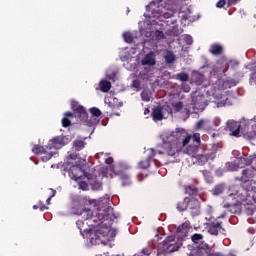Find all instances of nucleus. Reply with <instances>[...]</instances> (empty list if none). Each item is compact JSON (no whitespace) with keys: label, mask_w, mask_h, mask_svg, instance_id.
Instances as JSON below:
<instances>
[{"label":"nucleus","mask_w":256,"mask_h":256,"mask_svg":"<svg viewBox=\"0 0 256 256\" xmlns=\"http://www.w3.org/2000/svg\"><path fill=\"white\" fill-rule=\"evenodd\" d=\"M193 141L194 145H189ZM201 145V134L194 133L193 135L187 133L185 129L176 128L174 132L163 138V143L157 146V153L159 155H167L168 157H175L183 147H187L188 155H195L199 151Z\"/></svg>","instance_id":"obj_1"},{"label":"nucleus","mask_w":256,"mask_h":256,"mask_svg":"<svg viewBox=\"0 0 256 256\" xmlns=\"http://www.w3.org/2000/svg\"><path fill=\"white\" fill-rule=\"evenodd\" d=\"M80 217L84 221H89V225L95 229L96 235H102L107 237L113 221L119 217L115 214V210L111 206H107L104 210H98L93 212L89 208H84V211L80 214Z\"/></svg>","instance_id":"obj_2"},{"label":"nucleus","mask_w":256,"mask_h":256,"mask_svg":"<svg viewBox=\"0 0 256 256\" xmlns=\"http://www.w3.org/2000/svg\"><path fill=\"white\" fill-rule=\"evenodd\" d=\"M71 109L72 111H75L76 117H78L79 121L81 123H84V125H87L88 127H94V125L99 124V117H101L102 115L101 110H99V108H90V118L85 107L81 106L79 102L75 100L71 102Z\"/></svg>","instance_id":"obj_3"},{"label":"nucleus","mask_w":256,"mask_h":256,"mask_svg":"<svg viewBox=\"0 0 256 256\" xmlns=\"http://www.w3.org/2000/svg\"><path fill=\"white\" fill-rule=\"evenodd\" d=\"M256 187L250 186L248 184H242V187L236 193V199L239 203H247V201H251V199L255 198Z\"/></svg>","instance_id":"obj_4"},{"label":"nucleus","mask_w":256,"mask_h":256,"mask_svg":"<svg viewBox=\"0 0 256 256\" xmlns=\"http://www.w3.org/2000/svg\"><path fill=\"white\" fill-rule=\"evenodd\" d=\"M67 143H69V138H67V136L65 135L56 136L51 140H49L47 144V149H49V151H54L57 153V149H61L62 147H65Z\"/></svg>","instance_id":"obj_5"},{"label":"nucleus","mask_w":256,"mask_h":256,"mask_svg":"<svg viewBox=\"0 0 256 256\" xmlns=\"http://www.w3.org/2000/svg\"><path fill=\"white\" fill-rule=\"evenodd\" d=\"M32 153H34V155H43L41 158L43 163H47V161H50L53 155H57V152L50 151L49 148H47V145L45 147L41 145H34L32 148Z\"/></svg>","instance_id":"obj_6"},{"label":"nucleus","mask_w":256,"mask_h":256,"mask_svg":"<svg viewBox=\"0 0 256 256\" xmlns=\"http://www.w3.org/2000/svg\"><path fill=\"white\" fill-rule=\"evenodd\" d=\"M241 175L242 176L240 178H238V180L241 181V183L243 185H250V186H252L253 178L256 175V169L253 168V167L246 168V169L242 170Z\"/></svg>","instance_id":"obj_7"},{"label":"nucleus","mask_w":256,"mask_h":256,"mask_svg":"<svg viewBox=\"0 0 256 256\" xmlns=\"http://www.w3.org/2000/svg\"><path fill=\"white\" fill-rule=\"evenodd\" d=\"M187 209H189L192 217H197L201 215V202L195 198L188 197Z\"/></svg>","instance_id":"obj_8"},{"label":"nucleus","mask_w":256,"mask_h":256,"mask_svg":"<svg viewBox=\"0 0 256 256\" xmlns=\"http://www.w3.org/2000/svg\"><path fill=\"white\" fill-rule=\"evenodd\" d=\"M69 177L74 181H81L85 177V170H82L81 166L77 162L69 169Z\"/></svg>","instance_id":"obj_9"},{"label":"nucleus","mask_w":256,"mask_h":256,"mask_svg":"<svg viewBox=\"0 0 256 256\" xmlns=\"http://www.w3.org/2000/svg\"><path fill=\"white\" fill-rule=\"evenodd\" d=\"M197 256H225L221 252L215 251V249L211 248L208 244H204L203 246L197 249Z\"/></svg>","instance_id":"obj_10"},{"label":"nucleus","mask_w":256,"mask_h":256,"mask_svg":"<svg viewBox=\"0 0 256 256\" xmlns=\"http://www.w3.org/2000/svg\"><path fill=\"white\" fill-rule=\"evenodd\" d=\"M215 157H217V146L212 147V150L206 154L198 155L197 161L198 164L205 165L207 161H213Z\"/></svg>","instance_id":"obj_11"},{"label":"nucleus","mask_w":256,"mask_h":256,"mask_svg":"<svg viewBox=\"0 0 256 256\" xmlns=\"http://www.w3.org/2000/svg\"><path fill=\"white\" fill-rule=\"evenodd\" d=\"M226 131H229L232 137H238L241 133V124L233 120H229L226 123Z\"/></svg>","instance_id":"obj_12"},{"label":"nucleus","mask_w":256,"mask_h":256,"mask_svg":"<svg viewBox=\"0 0 256 256\" xmlns=\"http://www.w3.org/2000/svg\"><path fill=\"white\" fill-rule=\"evenodd\" d=\"M205 96L203 95H198L194 98H192V107L194 111H204L205 107L207 104H205Z\"/></svg>","instance_id":"obj_13"},{"label":"nucleus","mask_w":256,"mask_h":256,"mask_svg":"<svg viewBox=\"0 0 256 256\" xmlns=\"http://www.w3.org/2000/svg\"><path fill=\"white\" fill-rule=\"evenodd\" d=\"M221 231H225L223 222L214 220L208 224V233H210V235H219Z\"/></svg>","instance_id":"obj_14"},{"label":"nucleus","mask_w":256,"mask_h":256,"mask_svg":"<svg viewBox=\"0 0 256 256\" xmlns=\"http://www.w3.org/2000/svg\"><path fill=\"white\" fill-rule=\"evenodd\" d=\"M190 230H191V222L189 221L184 222L182 225H180L177 228L178 238H180L181 240L185 239V237L189 235Z\"/></svg>","instance_id":"obj_15"},{"label":"nucleus","mask_w":256,"mask_h":256,"mask_svg":"<svg viewBox=\"0 0 256 256\" xmlns=\"http://www.w3.org/2000/svg\"><path fill=\"white\" fill-rule=\"evenodd\" d=\"M151 117L153 121H163L165 119V111H163V106H154L152 108Z\"/></svg>","instance_id":"obj_16"},{"label":"nucleus","mask_w":256,"mask_h":256,"mask_svg":"<svg viewBox=\"0 0 256 256\" xmlns=\"http://www.w3.org/2000/svg\"><path fill=\"white\" fill-rule=\"evenodd\" d=\"M181 248V244H168L165 248H158L157 255H167L169 253H175V251H179Z\"/></svg>","instance_id":"obj_17"},{"label":"nucleus","mask_w":256,"mask_h":256,"mask_svg":"<svg viewBox=\"0 0 256 256\" xmlns=\"http://www.w3.org/2000/svg\"><path fill=\"white\" fill-rule=\"evenodd\" d=\"M148 151H149V154L147 158L145 160L140 161L138 164V167L140 169H149V167H151V159L155 157V149L150 148Z\"/></svg>","instance_id":"obj_18"},{"label":"nucleus","mask_w":256,"mask_h":256,"mask_svg":"<svg viewBox=\"0 0 256 256\" xmlns=\"http://www.w3.org/2000/svg\"><path fill=\"white\" fill-rule=\"evenodd\" d=\"M184 191L186 195H189L191 199H195L199 195V188L195 185H185Z\"/></svg>","instance_id":"obj_19"},{"label":"nucleus","mask_w":256,"mask_h":256,"mask_svg":"<svg viewBox=\"0 0 256 256\" xmlns=\"http://www.w3.org/2000/svg\"><path fill=\"white\" fill-rule=\"evenodd\" d=\"M169 245H179L177 238L173 235L168 236L162 244L159 245L158 249H165V247H169Z\"/></svg>","instance_id":"obj_20"},{"label":"nucleus","mask_w":256,"mask_h":256,"mask_svg":"<svg viewBox=\"0 0 256 256\" xmlns=\"http://www.w3.org/2000/svg\"><path fill=\"white\" fill-rule=\"evenodd\" d=\"M188 203H189V197H185V198L181 199L180 201H178L176 203L177 211H179V213H183V212L187 211Z\"/></svg>","instance_id":"obj_21"},{"label":"nucleus","mask_w":256,"mask_h":256,"mask_svg":"<svg viewBox=\"0 0 256 256\" xmlns=\"http://www.w3.org/2000/svg\"><path fill=\"white\" fill-rule=\"evenodd\" d=\"M155 55H153V52L148 53L143 59H142V65H148L149 67H153L155 65Z\"/></svg>","instance_id":"obj_22"},{"label":"nucleus","mask_w":256,"mask_h":256,"mask_svg":"<svg viewBox=\"0 0 256 256\" xmlns=\"http://www.w3.org/2000/svg\"><path fill=\"white\" fill-rule=\"evenodd\" d=\"M218 107H225L231 105V100L229 99V94H220V99L217 102Z\"/></svg>","instance_id":"obj_23"},{"label":"nucleus","mask_w":256,"mask_h":256,"mask_svg":"<svg viewBox=\"0 0 256 256\" xmlns=\"http://www.w3.org/2000/svg\"><path fill=\"white\" fill-rule=\"evenodd\" d=\"M120 180L122 181V186L123 187H129V185H132V181H131V175L122 172L120 173Z\"/></svg>","instance_id":"obj_24"},{"label":"nucleus","mask_w":256,"mask_h":256,"mask_svg":"<svg viewBox=\"0 0 256 256\" xmlns=\"http://www.w3.org/2000/svg\"><path fill=\"white\" fill-rule=\"evenodd\" d=\"M176 59L177 58L175 57V54L173 53V51H170V50L166 51V55L164 56V61L166 65H173Z\"/></svg>","instance_id":"obj_25"},{"label":"nucleus","mask_w":256,"mask_h":256,"mask_svg":"<svg viewBox=\"0 0 256 256\" xmlns=\"http://www.w3.org/2000/svg\"><path fill=\"white\" fill-rule=\"evenodd\" d=\"M210 53L212 55H221L223 53V46L219 44H214L210 47Z\"/></svg>","instance_id":"obj_26"},{"label":"nucleus","mask_w":256,"mask_h":256,"mask_svg":"<svg viewBox=\"0 0 256 256\" xmlns=\"http://www.w3.org/2000/svg\"><path fill=\"white\" fill-rule=\"evenodd\" d=\"M99 85L100 91H102V93H107L111 89V82L107 80L100 81Z\"/></svg>","instance_id":"obj_27"},{"label":"nucleus","mask_w":256,"mask_h":256,"mask_svg":"<svg viewBox=\"0 0 256 256\" xmlns=\"http://www.w3.org/2000/svg\"><path fill=\"white\" fill-rule=\"evenodd\" d=\"M85 206L81 205L80 203H76L73 207H72V213L74 215H78L79 217H81V213L84 211Z\"/></svg>","instance_id":"obj_28"},{"label":"nucleus","mask_w":256,"mask_h":256,"mask_svg":"<svg viewBox=\"0 0 256 256\" xmlns=\"http://www.w3.org/2000/svg\"><path fill=\"white\" fill-rule=\"evenodd\" d=\"M225 191V186L223 184H217L212 189V195H215L216 197L221 195Z\"/></svg>","instance_id":"obj_29"},{"label":"nucleus","mask_w":256,"mask_h":256,"mask_svg":"<svg viewBox=\"0 0 256 256\" xmlns=\"http://www.w3.org/2000/svg\"><path fill=\"white\" fill-rule=\"evenodd\" d=\"M85 141L83 140H75L73 142V147L75 149V151H81L82 149H85Z\"/></svg>","instance_id":"obj_30"},{"label":"nucleus","mask_w":256,"mask_h":256,"mask_svg":"<svg viewBox=\"0 0 256 256\" xmlns=\"http://www.w3.org/2000/svg\"><path fill=\"white\" fill-rule=\"evenodd\" d=\"M175 79H177V81H181L182 83H186V81H189V74L185 72H180L176 74Z\"/></svg>","instance_id":"obj_31"},{"label":"nucleus","mask_w":256,"mask_h":256,"mask_svg":"<svg viewBox=\"0 0 256 256\" xmlns=\"http://www.w3.org/2000/svg\"><path fill=\"white\" fill-rule=\"evenodd\" d=\"M191 240L195 244L201 243V241H203V234L195 233L191 236Z\"/></svg>","instance_id":"obj_32"},{"label":"nucleus","mask_w":256,"mask_h":256,"mask_svg":"<svg viewBox=\"0 0 256 256\" xmlns=\"http://www.w3.org/2000/svg\"><path fill=\"white\" fill-rule=\"evenodd\" d=\"M141 99L142 101L149 103V101H151V94L148 91L144 90L141 92Z\"/></svg>","instance_id":"obj_33"},{"label":"nucleus","mask_w":256,"mask_h":256,"mask_svg":"<svg viewBox=\"0 0 256 256\" xmlns=\"http://www.w3.org/2000/svg\"><path fill=\"white\" fill-rule=\"evenodd\" d=\"M77 159H79V154L77 153H70L67 157L68 163H72V165H75V162L71 161H77Z\"/></svg>","instance_id":"obj_34"},{"label":"nucleus","mask_w":256,"mask_h":256,"mask_svg":"<svg viewBox=\"0 0 256 256\" xmlns=\"http://www.w3.org/2000/svg\"><path fill=\"white\" fill-rule=\"evenodd\" d=\"M123 39L126 43H132L133 42V35L129 32H125L123 34Z\"/></svg>","instance_id":"obj_35"},{"label":"nucleus","mask_w":256,"mask_h":256,"mask_svg":"<svg viewBox=\"0 0 256 256\" xmlns=\"http://www.w3.org/2000/svg\"><path fill=\"white\" fill-rule=\"evenodd\" d=\"M224 209H229L230 213H237V207L233 204H229V203L224 204Z\"/></svg>","instance_id":"obj_36"},{"label":"nucleus","mask_w":256,"mask_h":256,"mask_svg":"<svg viewBox=\"0 0 256 256\" xmlns=\"http://www.w3.org/2000/svg\"><path fill=\"white\" fill-rule=\"evenodd\" d=\"M224 85H226V87L231 89V87H235L237 85V81H235V79H229L224 81Z\"/></svg>","instance_id":"obj_37"},{"label":"nucleus","mask_w":256,"mask_h":256,"mask_svg":"<svg viewBox=\"0 0 256 256\" xmlns=\"http://www.w3.org/2000/svg\"><path fill=\"white\" fill-rule=\"evenodd\" d=\"M84 177H86V179H88L89 181H92L91 185H95V179H97V176H95L94 174L85 172Z\"/></svg>","instance_id":"obj_38"},{"label":"nucleus","mask_w":256,"mask_h":256,"mask_svg":"<svg viewBox=\"0 0 256 256\" xmlns=\"http://www.w3.org/2000/svg\"><path fill=\"white\" fill-rule=\"evenodd\" d=\"M175 113H179V111H181L183 109V102H177L175 104L172 105Z\"/></svg>","instance_id":"obj_39"},{"label":"nucleus","mask_w":256,"mask_h":256,"mask_svg":"<svg viewBox=\"0 0 256 256\" xmlns=\"http://www.w3.org/2000/svg\"><path fill=\"white\" fill-rule=\"evenodd\" d=\"M162 109L164 111V116L165 113H167V115H173V108H171L169 105L162 106Z\"/></svg>","instance_id":"obj_40"},{"label":"nucleus","mask_w":256,"mask_h":256,"mask_svg":"<svg viewBox=\"0 0 256 256\" xmlns=\"http://www.w3.org/2000/svg\"><path fill=\"white\" fill-rule=\"evenodd\" d=\"M73 112H66L64 113V117H66L67 119H73L74 117H76V119H79V116H76L75 111L72 110Z\"/></svg>","instance_id":"obj_41"},{"label":"nucleus","mask_w":256,"mask_h":256,"mask_svg":"<svg viewBox=\"0 0 256 256\" xmlns=\"http://www.w3.org/2000/svg\"><path fill=\"white\" fill-rule=\"evenodd\" d=\"M71 125V119L66 118V116H64L62 118V127H70Z\"/></svg>","instance_id":"obj_42"},{"label":"nucleus","mask_w":256,"mask_h":256,"mask_svg":"<svg viewBox=\"0 0 256 256\" xmlns=\"http://www.w3.org/2000/svg\"><path fill=\"white\" fill-rule=\"evenodd\" d=\"M78 185L79 189H82V191H87V189H89V185L85 181H80Z\"/></svg>","instance_id":"obj_43"},{"label":"nucleus","mask_w":256,"mask_h":256,"mask_svg":"<svg viewBox=\"0 0 256 256\" xmlns=\"http://www.w3.org/2000/svg\"><path fill=\"white\" fill-rule=\"evenodd\" d=\"M201 173H202L203 177L207 179V181H209V179H211V172L209 170H202Z\"/></svg>","instance_id":"obj_44"},{"label":"nucleus","mask_w":256,"mask_h":256,"mask_svg":"<svg viewBox=\"0 0 256 256\" xmlns=\"http://www.w3.org/2000/svg\"><path fill=\"white\" fill-rule=\"evenodd\" d=\"M182 115H183V117H184L185 119H189L191 113H190V111H189L188 108H184V109L182 110Z\"/></svg>","instance_id":"obj_45"},{"label":"nucleus","mask_w":256,"mask_h":256,"mask_svg":"<svg viewBox=\"0 0 256 256\" xmlns=\"http://www.w3.org/2000/svg\"><path fill=\"white\" fill-rule=\"evenodd\" d=\"M226 1L225 0H219L217 3H216V7L218 8V9H223V7H225V5H226Z\"/></svg>","instance_id":"obj_46"},{"label":"nucleus","mask_w":256,"mask_h":256,"mask_svg":"<svg viewBox=\"0 0 256 256\" xmlns=\"http://www.w3.org/2000/svg\"><path fill=\"white\" fill-rule=\"evenodd\" d=\"M219 74H221V68L214 66V68L211 71V75L215 76V75H219Z\"/></svg>","instance_id":"obj_47"},{"label":"nucleus","mask_w":256,"mask_h":256,"mask_svg":"<svg viewBox=\"0 0 256 256\" xmlns=\"http://www.w3.org/2000/svg\"><path fill=\"white\" fill-rule=\"evenodd\" d=\"M141 253L143 255L149 256L152 253V251H151V248H144V249H142Z\"/></svg>","instance_id":"obj_48"},{"label":"nucleus","mask_w":256,"mask_h":256,"mask_svg":"<svg viewBox=\"0 0 256 256\" xmlns=\"http://www.w3.org/2000/svg\"><path fill=\"white\" fill-rule=\"evenodd\" d=\"M203 125H205V120H200L196 123V129H202Z\"/></svg>","instance_id":"obj_49"},{"label":"nucleus","mask_w":256,"mask_h":256,"mask_svg":"<svg viewBox=\"0 0 256 256\" xmlns=\"http://www.w3.org/2000/svg\"><path fill=\"white\" fill-rule=\"evenodd\" d=\"M187 45H193V37L191 36H186V39H185Z\"/></svg>","instance_id":"obj_50"},{"label":"nucleus","mask_w":256,"mask_h":256,"mask_svg":"<svg viewBox=\"0 0 256 256\" xmlns=\"http://www.w3.org/2000/svg\"><path fill=\"white\" fill-rule=\"evenodd\" d=\"M213 124H214V127H219L221 125V119L214 118Z\"/></svg>","instance_id":"obj_51"},{"label":"nucleus","mask_w":256,"mask_h":256,"mask_svg":"<svg viewBox=\"0 0 256 256\" xmlns=\"http://www.w3.org/2000/svg\"><path fill=\"white\" fill-rule=\"evenodd\" d=\"M228 1V5H237V3H239V1L241 0H227Z\"/></svg>","instance_id":"obj_52"},{"label":"nucleus","mask_w":256,"mask_h":256,"mask_svg":"<svg viewBox=\"0 0 256 256\" xmlns=\"http://www.w3.org/2000/svg\"><path fill=\"white\" fill-rule=\"evenodd\" d=\"M50 191H51L50 197L53 199V197H55V195H57V190L50 189Z\"/></svg>","instance_id":"obj_53"},{"label":"nucleus","mask_w":256,"mask_h":256,"mask_svg":"<svg viewBox=\"0 0 256 256\" xmlns=\"http://www.w3.org/2000/svg\"><path fill=\"white\" fill-rule=\"evenodd\" d=\"M106 163H107V165H111V163H113V158L112 157L107 158Z\"/></svg>","instance_id":"obj_54"},{"label":"nucleus","mask_w":256,"mask_h":256,"mask_svg":"<svg viewBox=\"0 0 256 256\" xmlns=\"http://www.w3.org/2000/svg\"><path fill=\"white\" fill-rule=\"evenodd\" d=\"M39 207H40V211H45L46 209H48V207L45 206L44 204H41Z\"/></svg>","instance_id":"obj_55"},{"label":"nucleus","mask_w":256,"mask_h":256,"mask_svg":"<svg viewBox=\"0 0 256 256\" xmlns=\"http://www.w3.org/2000/svg\"><path fill=\"white\" fill-rule=\"evenodd\" d=\"M149 113H151V110H149V108H145L144 115H149Z\"/></svg>","instance_id":"obj_56"},{"label":"nucleus","mask_w":256,"mask_h":256,"mask_svg":"<svg viewBox=\"0 0 256 256\" xmlns=\"http://www.w3.org/2000/svg\"><path fill=\"white\" fill-rule=\"evenodd\" d=\"M51 196L46 200V203L49 205L51 203Z\"/></svg>","instance_id":"obj_57"},{"label":"nucleus","mask_w":256,"mask_h":256,"mask_svg":"<svg viewBox=\"0 0 256 256\" xmlns=\"http://www.w3.org/2000/svg\"><path fill=\"white\" fill-rule=\"evenodd\" d=\"M253 121H254V125H252V127H255V129H256V116L253 118Z\"/></svg>","instance_id":"obj_58"},{"label":"nucleus","mask_w":256,"mask_h":256,"mask_svg":"<svg viewBox=\"0 0 256 256\" xmlns=\"http://www.w3.org/2000/svg\"><path fill=\"white\" fill-rule=\"evenodd\" d=\"M100 155H103V152L96 154V157H100Z\"/></svg>","instance_id":"obj_59"},{"label":"nucleus","mask_w":256,"mask_h":256,"mask_svg":"<svg viewBox=\"0 0 256 256\" xmlns=\"http://www.w3.org/2000/svg\"><path fill=\"white\" fill-rule=\"evenodd\" d=\"M33 209H39V206L34 205V206H33Z\"/></svg>","instance_id":"obj_60"},{"label":"nucleus","mask_w":256,"mask_h":256,"mask_svg":"<svg viewBox=\"0 0 256 256\" xmlns=\"http://www.w3.org/2000/svg\"><path fill=\"white\" fill-rule=\"evenodd\" d=\"M97 187H98V188L101 187V183H97Z\"/></svg>","instance_id":"obj_61"},{"label":"nucleus","mask_w":256,"mask_h":256,"mask_svg":"<svg viewBox=\"0 0 256 256\" xmlns=\"http://www.w3.org/2000/svg\"><path fill=\"white\" fill-rule=\"evenodd\" d=\"M139 177H141V174H140V175H138V179H139V181H141V178H139Z\"/></svg>","instance_id":"obj_62"},{"label":"nucleus","mask_w":256,"mask_h":256,"mask_svg":"<svg viewBox=\"0 0 256 256\" xmlns=\"http://www.w3.org/2000/svg\"><path fill=\"white\" fill-rule=\"evenodd\" d=\"M159 1H163V0H159Z\"/></svg>","instance_id":"obj_63"}]
</instances>
